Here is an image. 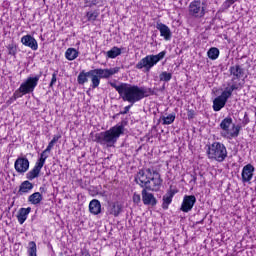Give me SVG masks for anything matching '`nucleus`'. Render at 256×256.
<instances>
[{
    "mask_svg": "<svg viewBox=\"0 0 256 256\" xmlns=\"http://www.w3.org/2000/svg\"><path fill=\"white\" fill-rule=\"evenodd\" d=\"M106 55L109 59H115L121 55V49L117 46H114L111 50L106 52Z\"/></svg>",
    "mask_w": 256,
    "mask_h": 256,
    "instance_id": "nucleus-27",
    "label": "nucleus"
},
{
    "mask_svg": "<svg viewBox=\"0 0 256 256\" xmlns=\"http://www.w3.org/2000/svg\"><path fill=\"white\" fill-rule=\"evenodd\" d=\"M229 98L225 93L222 92V94L218 97H216L213 100V110L214 111H221L225 105H227V100Z\"/></svg>",
    "mask_w": 256,
    "mask_h": 256,
    "instance_id": "nucleus-16",
    "label": "nucleus"
},
{
    "mask_svg": "<svg viewBox=\"0 0 256 256\" xmlns=\"http://www.w3.org/2000/svg\"><path fill=\"white\" fill-rule=\"evenodd\" d=\"M31 191H33V183L26 180L20 184L18 195H27V193H31Z\"/></svg>",
    "mask_w": 256,
    "mask_h": 256,
    "instance_id": "nucleus-19",
    "label": "nucleus"
},
{
    "mask_svg": "<svg viewBox=\"0 0 256 256\" xmlns=\"http://www.w3.org/2000/svg\"><path fill=\"white\" fill-rule=\"evenodd\" d=\"M188 119H193V112L188 111Z\"/></svg>",
    "mask_w": 256,
    "mask_h": 256,
    "instance_id": "nucleus-42",
    "label": "nucleus"
},
{
    "mask_svg": "<svg viewBox=\"0 0 256 256\" xmlns=\"http://www.w3.org/2000/svg\"><path fill=\"white\" fill-rule=\"evenodd\" d=\"M243 123H244V125H247V123H249V115L247 114V112H245V114H244Z\"/></svg>",
    "mask_w": 256,
    "mask_h": 256,
    "instance_id": "nucleus-40",
    "label": "nucleus"
},
{
    "mask_svg": "<svg viewBox=\"0 0 256 256\" xmlns=\"http://www.w3.org/2000/svg\"><path fill=\"white\" fill-rule=\"evenodd\" d=\"M165 55H167L166 51L159 52L156 55H147L136 64V69H145V71L149 72L159 61L165 59Z\"/></svg>",
    "mask_w": 256,
    "mask_h": 256,
    "instance_id": "nucleus-6",
    "label": "nucleus"
},
{
    "mask_svg": "<svg viewBox=\"0 0 256 256\" xmlns=\"http://www.w3.org/2000/svg\"><path fill=\"white\" fill-rule=\"evenodd\" d=\"M31 163L25 156L18 157L14 162V169L19 175H25L29 171Z\"/></svg>",
    "mask_w": 256,
    "mask_h": 256,
    "instance_id": "nucleus-10",
    "label": "nucleus"
},
{
    "mask_svg": "<svg viewBox=\"0 0 256 256\" xmlns=\"http://www.w3.org/2000/svg\"><path fill=\"white\" fill-rule=\"evenodd\" d=\"M153 171L150 168L140 170L135 177V182L140 185L142 189H147L149 181H151Z\"/></svg>",
    "mask_w": 256,
    "mask_h": 256,
    "instance_id": "nucleus-9",
    "label": "nucleus"
},
{
    "mask_svg": "<svg viewBox=\"0 0 256 256\" xmlns=\"http://www.w3.org/2000/svg\"><path fill=\"white\" fill-rule=\"evenodd\" d=\"M116 73H119V67L110 69L96 68L88 72L82 70L77 77V82L78 85H85V83H89V79H91L92 84L90 87L97 89V87L101 85V79H109L113 77V75H116Z\"/></svg>",
    "mask_w": 256,
    "mask_h": 256,
    "instance_id": "nucleus-2",
    "label": "nucleus"
},
{
    "mask_svg": "<svg viewBox=\"0 0 256 256\" xmlns=\"http://www.w3.org/2000/svg\"><path fill=\"white\" fill-rule=\"evenodd\" d=\"M85 7H93L99 5V0H84Z\"/></svg>",
    "mask_w": 256,
    "mask_h": 256,
    "instance_id": "nucleus-36",
    "label": "nucleus"
},
{
    "mask_svg": "<svg viewBox=\"0 0 256 256\" xmlns=\"http://www.w3.org/2000/svg\"><path fill=\"white\" fill-rule=\"evenodd\" d=\"M235 1H237V0H227V2L229 3V5H233V3H235Z\"/></svg>",
    "mask_w": 256,
    "mask_h": 256,
    "instance_id": "nucleus-44",
    "label": "nucleus"
},
{
    "mask_svg": "<svg viewBox=\"0 0 256 256\" xmlns=\"http://www.w3.org/2000/svg\"><path fill=\"white\" fill-rule=\"evenodd\" d=\"M173 195L172 192H168L163 196L162 209H169V204L173 202Z\"/></svg>",
    "mask_w": 256,
    "mask_h": 256,
    "instance_id": "nucleus-26",
    "label": "nucleus"
},
{
    "mask_svg": "<svg viewBox=\"0 0 256 256\" xmlns=\"http://www.w3.org/2000/svg\"><path fill=\"white\" fill-rule=\"evenodd\" d=\"M197 201V199L195 198V196H193V203H195Z\"/></svg>",
    "mask_w": 256,
    "mask_h": 256,
    "instance_id": "nucleus-45",
    "label": "nucleus"
},
{
    "mask_svg": "<svg viewBox=\"0 0 256 256\" xmlns=\"http://www.w3.org/2000/svg\"><path fill=\"white\" fill-rule=\"evenodd\" d=\"M110 85L117 91L118 95H120L123 101H127L132 105L139 103V101L145 99V97H151V95H155V90L145 86L139 87L129 83H120L117 85L115 82H110Z\"/></svg>",
    "mask_w": 256,
    "mask_h": 256,
    "instance_id": "nucleus-1",
    "label": "nucleus"
},
{
    "mask_svg": "<svg viewBox=\"0 0 256 256\" xmlns=\"http://www.w3.org/2000/svg\"><path fill=\"white\" fill-rule=\"evenodd\" d=\"M42 73L36 76H29L23 83H21L20 87L14 92V99H20L23 95H29V93H33L35 91L37 85H39V79H41Z\"/></svg>",
    "mask_w": 256,
    "mask_h": 256,
    "instance_id": "nucleus-4",
    "label": "nucleus"
},
{
    "mask_svg": "<svg viewBox=\"0 0 256 256\" xmlns=\"http://www.w3.org/2000/svg\"><path fill=\"white\" fill-rule=\"evenodd\" d=\"M207 156L212 159V161L223 163V161L227 159V147H225L223 143L214 142L208 146Z\"/></svg>",
    "mask_w": 256,
    "mask_h": 256,
    "instance_id": "nucleus-5",
    "label": "nucleus"
},
{
    "mask_svg": "<svg viewBox=\"0 0 256 256\" xmlns=\"http://www.w3.org/2000/svg\"><path fill=\"white\" fill-rule=\"evenodd\" d=\"M39 191H40L41 193H45L47 190L45 189V187H40V188H39Z\"/></svg>",
    "mask_w": 256,
    "mask_h": 256,
    "instance_id": "nucleus-43",
    "label": "nucleus"
},
{
    "mask_svg": "<svg viewBox=\"0 0 256 256\" xmlns=\"http://www.w3.org/2000/svg\"><path fill=\"white\" fill-rule=\"evenodd\" d=\"M61 139V135H55L52 140L49 142L46 151H51V149H53V147H55V143H57V141H59Z\"/></svg>",
    "mask_w": 256,
    "mask_h": 256,
    "instance_id": "nucleus-32",
    "label": "nucleus"
},
{
    "mask_svg": "<svg viewBox=\"0 0 256 256\" xmlns=\"http://www.w3.org/2000/svg\"><path fill=\"white\" fill-rule=\"evenodd\" d=\"M79 57V51L75 48H68L65 52V58L67 61H75Z\"/></svg>",
    "mask_w": 256,
    "mask_h": 256,
    "instance_id": "nucleus-25",
    "label": "nucleus"
},
{
    "mask_svg": "<svg viewBox=\"0 0 256 256\" xmlns=\"http://www.w3.org/2000/svg\"><path fill=\"white\" fill-rule=\"evenodd\" d=\"M47 153H51V151H47V149H45L41 154L39 159L36 161L33 169H31L27 174H26V179H28V181H33V179H37V177H39L40 173H41V169H43L45 162L47 161V159L49 158V155H47Z\"/></svg>",
    "mask_w": 256,
    "mask_h": 256,
    "instance_id": "nucleus-7",
    "label": "nucleus"
},
{
    "mask_svg": "<svg viewBox=\"0 0 256 256\" xmlns=\"http://www.w3.org/2000/svg\"><path fill=\"white\" fill-rule=\"evenodd\" d=\"M163 185V179H161V174L159 172L152 171V176L146 189L148 191H159Z\"/></svg>",
    "mask_w": 256,
    "mask_h": 256,
    "instance_id": "nucleus-11",
    "label": "nucleus"
},
{
    "mask_svg": "<svg viewBox=\"0 0 256 256\" xmlns=\"http://www.w3.org/2000/svg\"><path fill=\"white\" fill-rule=\"evenodd\" d=\"M86 17L88 21H97V17H99V13L97 11L87 12Z\"/></svg>",
    "mask_w": 256,
    "mask_h": 256,
    "instance_id": "nucleus-34",
    "label": "nucleus"
},
{
    "mask_svg": "<svg viewBox=\"0 0 256 256\" xmlns=\"http://www.w3.org/2000/svg\"><path fill=\"white\" fill-rule=\"evenodd\" d=\"M156 29L160 32V37H163L165 41H171L172 33L171 28L164 23L157 22Z\"/></svg>",
    "mask_w": 256,
    "mask_h": 256,
    "instance_id": "nucleus-13",
    "label": "nucleus"
},
{
    "mask_svg": "<svg viewBox=\"0 0 256 256\" xmlns=\"http://www.w3.org/2000/svg\"><path fill=\"white\" fill-rule=\"evenodd\" d=\"M207 55L209 59H212V61H215L219 57V50L215 47H212L208 50Z\"/></svg>",
    "mask_w": 256,
    "mask_h": 256,
    "instance_id": "nucleus-30",
    "label": "nucleus"
},
{
    "mask_svg": "<svg viewBox=\"0 0 256 256\" xmlns=\"http://www.w3.org/2000/svg\"><path fill=\"white\" fill-rule=\"evenodd\" d=\"M189 7H190V9H191V7H193V2L190 3Z\"/></svg>",
    "mask_w": 256,
    "mask_h": 256,
    "instance_id": "nucleus-46",
    "label": "nucleus"
},
{
    "mask_svg": "<svg viewBox=\"0 0 256 256\" xmlns=\"http://www.w3.org/2000/svg\"><path fill=\"white\" fill-rule=\"evenodd\" d=\"M193 15L195 17H203V15H205V7H203V4L201 3V1L194 2Z\"/></svg>",
    "mask_w": 256,
    "mask_h": 256,
    "instance_id": "nucleus-22",
    "label": "nucleus"
},
{
    "mask_svg": "<svg viewBox=\"0 0 256 256\" xmlns=\"http://www.w3.org/2000/svg\"><path fill=\"white\" fill-rule=\"evenodd\" d=\"M230 75L232 77V82L235 83V81H239L243 75H245V71L239 64H236L234 66H231L229 68Z\"/></svg>",
    "mask_w": 256,
    "mask_h": 256,
    "instance_id": "nucleus-14",
    "label": "nucleus"
},
{
    "mask_svg": "<svg viewBox=\"0 0 256 256\" xmlns=\"http://www.w3.org/2000/svg\"><path fill=\"white\" fill-rule=\"evenodd\" d=\"M131 107H133V104L126 106L124 108V110L120 112V115H127V113H129V110L131 109Z\"/></svg>",
    "mask_w": 256,
    "mask_h": 256,
    "instance_id": "nucleus-39",
    "label": "nucleus"
},
{
    "mask_svg": "<svg viewBox=\"0 0 256 256\" xmlns=\"http://www.w3.org/2000/svg\"><path fill=\"white\" fill-rule=\"evenodd\" d=\"M163 125H171L175 121V114H169L162 118Z\"/></svg>",
    "mask_w": 256,
    "mask_h": 256,
    "instance_id": "nucleus-33",
    "label": "nucleus"
},
{
    "mask_svg": "<svg viewBox=\"0 0 256 256\" xmlns=\"http://www.w3.org/2000/svg\"><path fill=\"white\" fill-rule=\"evenodd\" d=\"M220 129H222L223 137H239L241 126H235L232 118H225L220 123Z\"/></svg>",
    "mask_w": 256,
    "mask_h": 256,
    "instance_id": "nucleus-8",
    "label": "nucleus"
},
{
    "mask_svg": "<svg viewBox=\"0 0 256 256\" xmlns=\"http://www.w3.org/2000/svg\"><path fill=\"white\" fill-rule=\"evenodd\" d=\"M29 213H31V207L20 208L18 215H17L18 223L20 225H23V223H25V221H27V217H29Z\"/></svg>",
    "mask_w": 256,
    "mask_h": 256,
    "instance_id": "nucleus-20",
    "label": "nucleus"
},
{
    "mask_svg": "<svg viewBox=\"0 0 256 256\" xmlns=\"http://www.w3.org/2000/svg\"><path fill=\"white\" fill-rule=\"evenodd\" d=\"M125 133L123 123L117 124L104 132L96 133L94 141L106 147H113L117 140Z\"/></svg>",
    "mask_w": 256,
    "mask_h": 256,
    "instance_id": "nucleus-3",
    "label": "nucleus"
},
{
    "mask_svg": "<svg viewBox=\"0 0 256 256\" xmlns=\"http://www.w3.org/2000/svg\"><path fill=\"white\" fill-rule=\"evenodd\" d=\"M28 256H37V243L35 241H30L27 247Z\"/></svg>",
    "mask_w": 256,
    "mask_h": 256,
    "instance_id": "nucleus-28",
    "label": "nucleus"
},
{
    "mask_svg": "<svg viewBox=\"0 0 256 256\" xmlns=\"http://www.w3.org/2000/svg\"><path fill=\"white\" fill-rule=\"evenodd\" d=\"M142 201L144 205H151L152 207L157 205V199L152 193L147 192V188H143L142 190Z\"/></svg>",
    "mask_w": 256,
    "mask_h": 256,
    "instance_id": "nucleus-17",
    "label": "nucleus"
},
{
    "mask_svg": "<svg viewBox=\"0 0 256 256\" xmlns=\"http://www.w3.org/2000/svg\"><path fill=\"white\" fill-rule=\"evenodd\" d=\"M82 256H91V254L89 253V250H83Z\"/></svg>",
    "mask_w": 256,
    "mask_h": 256,
    "instance_id": "nucleus-41",
    "label": "nucleus"
},
{
    "mask_svg": "<svg viewBox=\"0 0 256 256\" xmlns=\"http://www.w3.org/2000/svg\"><path fill=\"white\" fill-rule=\"evenodd\" d=\"M253 173H255V167L252 164H247L242 169V182L249 183L253 179Z\"/></svg>",
    "mask_w": 256,
    "mask_h": 256,
    "instance_id": "nucleus-15",
    "label": "nucleus"
},
{
    "mask_svg": "<svg viewBox=\"0 0 256 256\" xmlns=\"http://www.w3.org/2000/svg\"><path fill=\"white\" fill-rule=\"evenodd\" d=\"M55 83H57V71H55L53 74H52V79H51V82L49 84V87L50 88H53V85H55Z\"/></svg>",
    "mask_w": 256,
    "mask_h": 256,
    "instance_id": "nucleus-38",
    "label": "nucleus"
},
{
    "mask_svg": "<svg viewBox=\"0 0 256 256\" xmlns=\"http://www.w3.org/2000/svg\"><path fill=\"white\" fill-rule=\"evenodd\" d=\"M8 54L12 55V57H15L17 55V46L15 44H9L7 46Z\"/></svg>",
    "mask_w": 256,
    "mask_h": 256,
    "instance_id": "nucleus-35",
    "label": "nucleus"
},
{
    "mask_svg": "<svg viewBox=\"0 0 256 256\" xmlns=\"http://www.w3.org/2000/svg\"><path fill=\"white\" fill-rule=\"evenodd\" d=\"M89 211L92 215H99V213H101V202L97 199L90 201Z\"/></svg>",
    "mask_w": 256,
    "mask_h": 256,
    "instance_id": "nucleus-21",
    "label": "nucleus"
},
{
    "mask_svg": "<svg viewBox=\"0 0 256 256\" xmlns=\"http://www.w3.org/2000/svg\"><path fill=\"white\" fill-rule=\"evenodd\" d=\"M21 43L22 45H24V47H29V49H31L32 51H37V49H39V43L37 42L35 37L30 34L24 35L21 38Z\"/></svg>",
    "mask_w": 256,
    "mask_h": 256,
    "instance_id": "nucleus-12",
    "label": "nucleus"
},
{
    "mask_svg": "<svg viewBox=\"0 0 256 256\" xmlns=\"http://www.w3.org/2000/svg\"><path fill=\"white\" fill-rule=\"evenodd\" d=\"M237 89H239V85L232 84L230 86V88H226V90H224L222 93H225V95L229 99V97H231V95H233V91H237Z\"/></svg>",
    "mask_w": 256,
    "mask_h": 256,
    "instance_id": "nucleus-31",
    "label": "nucleus"
},
{
    "mask_svg": "<svg viewBox=\"0 0 256 256\" xmlns=\"http://www.w3.org/2000/svg\"><path fill=\"white\" fill-rule=\"evenodd\" d=\"M171 79H173V74L171 72L164 71L159 75V80L164 81L165 83H169Z\"/></svg>",
    "mask_w": 256,
    "mask_h": 256,
    "instance_id": "nucleus-29",
    "label": "nucleus"
},
{
    "mask_svg": "<svg viewBox=\"0 0 256 256\" xmlns=\"http://www.w3.org/2000/svg\"><path fill=\"white\" fill-rule=\"evenodd\" d=\"M122 211L123 205H121L119 202L113 203L109 208L110 215H113L114 217H119Z\"/></svg>",
    "mask_w": 256,
    "mask_h": 256,
    "instance_id": "nucleus-23",
    "label": "nucleus"
},
{
    "mask_svg": "<svg viewBox=\"0 0 256 256\" xmlns=\"http://www.w3.org/2000/svg\"><path fill=\"white\" fill-rule=\"evenodd\" d=\"M133 203H135L136 205H139V203H141V195L137 194V192H135L133 194L132 197Z\"/></svg>",
    "mask_w": 256,
    "mask_h": 256,
    "instance_id": "nucleus-37",
    "label": "nucleus"
},
{
    "mask_svg": "<svg viewBox=\"0 0 256 256\" xmlns=\"http://www.w3.org/2000/svg\"><path fill=\"white\" fill-rule=\"evenodd\" d=\"M41 201H43V195L39 192H35L28 197V203H31V205H39Z\"/></svg>",
    "mask_w": 256,
    "mask_h": 256,
    "instance_id": "nucleus-24",
    "label": "nucleus"
},
{
    "mask_svg": "<svg viewBox=\"0 0 256 256\" xmlns=\"http://www.w3.org/2000/svg\"><path fill=\"white\" fill-rule=\"evenodd\" d=\"M191 209H193V195L185 196L180 210H182L184 213H189Z\"/></svg>",
    "mask_w": 256,
    "mask_h": 256,
    "instance_id": "nucleus-18",
    "label": "nucleus"
}]
</instances>
